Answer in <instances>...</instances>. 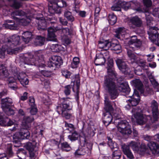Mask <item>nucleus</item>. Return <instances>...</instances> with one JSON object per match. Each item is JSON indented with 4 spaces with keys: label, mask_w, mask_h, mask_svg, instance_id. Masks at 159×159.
Returning a JSON list of instances; mask_svg holds the SVG:
<instances>
[{
    "label": "nucleus",
    "mask_w": 159,
    "mask_h": 159,
    "mask_svg": "<svg viewBox=\"0 0 159 159\" xmlns=\"http://www.w3.org/2000/svg\"><path fill=\"white\" fill-rule=\"evenodd\" d=\"M150 107L152 111L153 116L152 117L153 119V121H157L159 114L158 103L156 101L153 100L151 102Z\"/></svg>",
    "instance_id": "11"
},
{
    "label": "nucleus",
    "mask_w": 159,
    "mask_h": 159,
    "mask_svg": "<svg viewBox=\"0 0 159 159\" xmlns=\"http://www.w3.org/2000/svg\"><path fill=\"white\" fill-rule=\"evenodd\" d=\"M151 81L154 88L156 89L157 91H159V84L154 79L151 80Z\"/></svg>",
    "instance_id": "61"
},
{
    "label": "nucleus",
    "mask_w": 159,
    "mask_h": 159,
    "mask_svg": "<svg viewBox=\"0 0 159 159\" xmlns=\"http://www.w3.org/2000/svg\"><path fill=\"white\" fill-rule=\"evenodd\" d=\"M71 134L68 136V138L71 141H75L78 139L79 134L75 130L70 132Z\"/></svg>",
    "instance_id": "39"
},
{
    "label": "nucleus",
    "mask_w": 159,
    "mask_h": 159,
    "mask_svg": "<svg viewBox=\"0 0 159 159\" xmlns=\"http://www.w3.org/2000/svg\"><path fill=\"white\" fill-rule=\"evenodd\" d=\"M132 82L134 86L139 90L141 93L143 94L144 95L147 96L149 93V92L147 93H146L145 91L143 90V85L139 79H136L133 80Z\"/></svg>",
    "instance_id": "14"
},
{
    "label": "nucleus",
    "mask_w": 159,
    "mask_h": 159,
    "mask_svg": "<svg viewBox=\"0 0 159 159\" xmlns=\"http://www.w3.org/2000/svg\"><path fill=\"white\" fill-rule=\"evenodd\" d=\"M24 63L25 64L29 65L38 66V61H35L34 58H32L30 59L28 57H25L24 59Z\"/></svg>",
    "instance_id": "35"
},
{
    "label": "nucleus",
    "mask_w": 159,
    "mask_h": 159,
    "mask_svg": "<svg viewBox=\"0 0 159 159\" xmlns=\"http://www.w3.org/2000/svg\"><path fill=\"white\" fill-rule=\"evenodd\" d=\"M134 41V44H135V47H132L131 46V47L132 48V50L133 51H135L136 48H139L141 45V42L138 39L136 36V39L135 41Z\"/></svg>",
    "instance_id": "54"
},
{
    "label": "nucleus",
    "mask_w": 159,
    "mask_h": 159,
    "mask_svg": "<svg viewBox=\"0 0 159 159\" xmlns=\"http://www.w3.org/2000/svg\"><path fill=\"white\" fill-rule=\"evenodd\" d=\"M104 109L106 111L110 112L113 110V108L111 104V102L107 99L105 100Z\"/></svg>",
    "instance_id": "37"
},
{
    "label": "nucleus",
    "mask_w": 159,
    "mask_h": 159,
    "mask_svg": "<svg viewBox=\"0 0 159 159\" xmlns=\"http://www.w3.org/2000/svg\"><path fill=\"white\" fill-rule=\"evenodd\" d=\"M103 121L105 125L107 126L111 123L113 119V117L109 111H106L103 113Z\"/></svg>",
    "instance_id": "17"
},
{
    "label": "nucleus",
    "mask_w": 159,
    "mask_h": 159,
    "mask_svg": "<svg viewBox=\"0 0 159 159\" xmlns=\"http://www.w3.org/2000/svg\"><path fill=\"white\" fill-rule=\"evenodd\" d=\"M86 152L85 149L81 147L79 148L75 152L74 155L75 157L83 155L85 154Z\"/></svg>",
    "instance_id": "43"
},
{
    "label": "nucleus",
    "mask_w": 159,
    "mask_h": 159,
    "mask_svg": "<svg viewBox=\"0 0 159 159\" xmlns=\"http://www.w3.org/2000/svg\"><path fill=\"white\" fill-rule=\"evenodd\" d=\"M61 73L62 75L66 78H69L71 75V73L66 70H62Z\"/></svg>",
    "instance_id": "63"
},
{
    "label": "nucleus",
    "mask_w": 159,
    "mask_h": 159,
    "mask_svg": "<svg viewBox=\"0 0 159 159\" xmlns=\"http://www.w3.org/2000/svg\"><path fill=\"white\" fill-rule=\"evenodd\" d=\"M136 39V36L135 35L133 36H132L131 39L129 41L128 44L129 45V48L127 49V50H132V48L131 47V46L132 47H135V44H134V41H135Z\"/></svg>",
    "instance_id": "46"
},
{
    "label": "nucleus",
    "mask_w": 159,
    "mask_h": 159,
    "mask_svg": "<svg viewBox=\"0 0 159 159\" xmlns=\"http://www.w3.org/2000/svg\"><path fill=\"white\" fill-rule=\"evenodd\" d=\"M19 135L21 139H28L30 136V133L27 129H22L19 132Z\"/></svg>",
    "instance_id": "29"
},
{
    "label": "nucleus",
    "mask_w": 159,
    "mask_h": 159,
    "mask_svg": "<svg viewBox=\"0 0 159 159\" xmlns=\"http://www.w3.org/2000/svg\"><path fill=\"white\" fill-rule=\"evenodd\" d=\"M1 102L2 107L4 111L6 110L5 112L6 114L8 115L14 114L13 110L9 108L10 105L12 104V99L9 98H5L2 99Z\"/></svg>",
    "instance_id": "6"
},
{
    "label": "nucleus",
    "mask_w": 159,
    "mask_h": 159,
    "mask_svg": "<svg viewBox=\"0 0 159 159\" xmlns=\"http://www.w3.org/2000/svg\"><path fill=\"white\" fill-rule=\"evenodd\" d=\"M61 148L63 151L68 152L71 149V147L69 144L66 142H64L61 143Z\"/></svg>",
    "instance_id": "34"
},
{
    "label": "nucleus",
    "mask_w": 159,
    "mask_h": 159,
    "mask_svg": "<svg viewBox=\"0 0 159 159\" xmlns=\"http://www.w3.org/2000/svg\"><path fill=\"white\" fill-rule=\"evenodd\" d=\"M36 144V143L35 141H33L32 143L28 142L26 143L25 147L29 152L32 151L34 150Z\"/></svg>",
    "instance_id": "38"
},
{
    "label": "nucleus",
    "mask_w": 159,
    "mask_h": 159,
    "mask_svg": "<svg viewBox=\"0 0 159 159\" xmlns=\"http://www.w3.org/2000/svg\"><path fill=\"white\" fill-rule=\"evenodd\" d=\"M45 40V38L44 37L37 36L34 41V44L36 46H41L44 44Z\"/></svg>",
    "instance_id": "27"
},
{
    "label": "nucleus",
    "mask_w": 159,
    "mask_h": 159,
    "mask_svg": "<svg viewBox=\"0 0 159 159\" xmlns=\"http://www.w3.org/2000/svg\"><path fill=\"white\" fill-rule=\"evenodd\" d=\"M34 120V118L32 116H25L24 117L22 123L25 126H26L28 123H29L32 122Z\"/></svg>",
    "instance_id": "41"
},
{
    "label": "nucleus",
    "mask_w": 159,
    "mask_h": 159,
    "mask_svg": "<svg viewBox=\"0 0 159 159\" xmlns=\"http://www.w3.org/2000/svg\"><path fill=\"white\" fill-rule=\"evenodd\" d=\"M106 57H104L103 54H100L97 55L94 62L96 66L102 65L105 62Z\"/></svg>",
    "instance_id": "21"
},
{
    "label": "nucleus",
    "mask_w": 159,
    "mask_h": 159,
    "mask_svg": "<svg viewBox=\"0 0 159 159\" xmlns=\"http://www.w3.org/2000/svg\"><path fill=\"white\" fill-rule=\"evenodd\" d=\"M110 48L112 50L119 51V52L121 51V47L118 43H115L113 42H110Z\"/></svg>",
    "instance_id": "32"
},
{
    "label": "nucleus",
    "mask_w": 159,
    "mask_h": 159,
    "mask_svg": "<svg viewBox=\"0 0 159 159\" xmlns=\"http://www.w3.org/2000/svg\"><path fill=\"white\" fill-rule=\"evenodd\" d=\"M13 142L16 144L14 145L15 147H17L19 146L20 144V139H21L20 136L19 135V132L17 133L14 134L13 136Z\"/></svg>",
    "instance_id": "33"
},
{
    "label": "nucleus",
    "mask_w": 159,
    "mask_h": 159,
    "mask_svg": "<svg viewBox=\"0 0 159 159\" xmlns=\"http://www.w3.org/2000/svg\"><path fill=\"white\" fill-rule=\"evenodd\" d=\"M0 122L3 125H5L7 122V125L8 126L12 125L13 123V122L10 120L8 118L4 119L3 117V113L0 112Z\"/></svg>",
    "instance_id": "30"
},
{
    "label": "nucleus",
    "mask_w": 159,
    "mask_h": 159,
    "mask_svg": "<svg viewBox=\"0 0 159 159\" xmlns=\"http://www.w3.org/2000/svg\"><path fill=\"white\" fill-rule=\"evenodd\" d=\"M8 75V71L5 66L0 63V76L3 78L7 77Z\"/></svg>",
    "instance_id": "28"
},
{
    "label": "nucleus",
    "mask_w": 159,
    "mask_h": 159,
    "mask_svg": "<svg viewBox=\"0 0 159 159\" xmlns=\"http://www.w3.org/2000/svg\"><path fill=\"white\" fill-rule=\"evenodd\" d=\"M129 123L126 120H122L120 121V122H118V125L117 126V127L118 131L119 132L123 131V128L125 127H127V129H129Z\"/></svg>",
    "instance_id": "26"
},
{
    "label": "nucleus",
    "mask_w": 159,
    "mask_h": 159,
    "mask_svg": "<svg viewBox=\"0 0 159 159\" xmlns=\"http://www.w3.org/2000/svg\"><path fill=\"white\" fill-rule=\"evenodd\" d=\"M124 28L120 27L117 28L116 30V34L115 35V37L118 39L120 38V36H122L124 33Z\"/></svg>",
    "instance_id": "47"
},
{
    "label": "nucleus",
    "mask_w": 159,
    "mask_h": 159,
    "mask_svg": "<svg viewBox=\"0 0 159 159\" xmlns=\"http://www.w3.org/2000/svg\"><path fill=\"white\" fill-rule=\"evenodd\" d=\"M128 145L134 151L137 152L138 150V145L137 143L135 142L131 141Z\"/></svg>",
    "instance_id": "50"
},
{
    "label": "nucleus",
    "mask_w": 159,
    "mask_h": 159,
    "mask_svg": "<svg viewBox=\"0 0 159 159\" xmlns=\"http://www.w3.org/2000/svg\"><path fill=\"white\" fill-rule=\"evenodd\" d=\"M3 27L11 30H16L17 28V25L13 20H8L5 21Z\"/></svg>",
    "instance_id": "16"
},
{
    "label": "nucleus",
    "mask_w": 159,
    "mask_h": 159,
    "mask_svg": "<svg viewBox=\"0 0 159 159\" xmlns=\"http://www.w3.org/2000/svg\"><path fill=\"white\" fill-rule=\"evenodd\" d=\"M148 146L154 155L159 154V145L157 142L150 141L148 143Z\"/></svg>",
    "instance_id": "15"
},
{
    "label": "nucleus",
    "mask_w": 159,
    "mask_h": 159,
    "mask_svg": "<svg viewBox=\"0 0 159 159\" xmlns=\"http://www.w3.org/2000/svg\"><path fill=\"white\" fill-rule=\"evenodd\" d=\"M127 127H125L123 128V132H119L124 134H131L132 133V130L131 128V126L129 124V129H127Z\"/></svg>",
    "instance_id": "53"
},
{
    "label": "nucleus",
    "mask_w": 159,
    "mask_h": 159,
    "mask_svg": "<svg viewBox=\"0 0 159 159\" xmlns=\"http://www.w3.org/2000/svg\"><path fill=\"white\" fill-rule=\"evenodd\" d=\"M108 75L104 77L103 87L106 92L110 96L111 99H116L118 95V89L121 92L128 94L130 91L129 85L127 83H122L118 86L111 76L117 78L116 74L112 67H107Z\"/></svg>",
    "instance_id": "1"
},
{
    "label": "nucleus",
    "mask_w": 159,
    "mask_h": 159,
    "mask_svg": "<svg viewBox=\"0 0 159 159\" xmlns=\"http://www.w3.org/2000/svg\"><path fill=\"white\" fill-rule=\"evenodd\" d=\"M131 8L133 9H136L137 11H139L140 8H138L136 9V8L139 6V3L137 1H131Z\"/></svg>",
    "instance_id": "58"
},
{
    "label": "nucleus",
    "mask_w": 159,
    "mask_h": 159,
    "mask_svg": "<svg viewBox=\"0 0 159 159\" xmlns=\"http://www.w3.org/2000/svg\"><path fill=\"white\" fill-rule=\"evenodd\" d=\"M75 82L76 83V92L75 94V98L77 102V103L78 104L79 103V86L80 85V77L79 75H75Z\"/></svg>",
    "instance_id": "18"
},
{
    "label": "nucleus",
    "mask_w": 159,
    "mask_h": 159,
    "mask_svg": "<svg viewBox=\"0 0 159 159\" xmlns=\"http://www.w3.org/2000/svg\"><path fill=\"white\" fill-rule=\"evenodd\" d=\"M13 68L15 69V70H16L15 67H14ZM15 74L16 75V78H17V80L19 81L20 80V79H25L27 77L26 74L25 73L21 72L19 74L17 71V70H16V71Z\"/></svg>",
    "instance_id": "49"
},
{
    "label": "nucleus",
    "mask_w": 159,
    "mask_h": 159,
    "mask_svg": "<svg viewBox=\"0 0 159 159\" xmlns=\"http://www.w3.org/2000/svg\"><path fill=\"white\" fill-rule=\"evenodd\" d=\"M110 42L107 40L102 39L99 41L98 46L100 48L107 50L110 48Z\"/></svg>",
    "instance_id": "22"
},
{
    "label": "nucleus",
    "mask_w": 159,
    "mask_h": 159,
    "mask_svg": "<svg viewBox=\"0 0 159 159\" xmlns=\"http://www.w3.org/2000/svg\"><path fill=\"white\" fill-rule=\"evenodd\" d=\"M38 23V29L39 30H45L46 29L47 23L45 20H39Z\"/></svg>",
    "instance_id": "31"
},
{
    "label": "nucleus",
    "mask_w": 159,
    "mask_h": 159,
    "mask_svg": "<svg viewBox=\"0 0 159 159\" xmlns=\"http://www.w3.org/2000/svg\"><path fill=\"white\" fill-rule=\"evenodd\" d=\"M80 63L79 58L76 57H74L73 60V62L71 63V67L73 68H77Z\"/></svg>",
    "instance_id": "48"
},
{
    "label": "nucleus",
    "mask_w": 159,
    "mask_h": 159,
    "mask_svg": "<svg viewBox=\"0 0 159 159\" xmlns=\"http://www.w3.org/2000/svg\"><path fill=\"white\" fill-rule=\"evenodd\" d=\"M141 111L140 109L137 108V107L133 108L132 110V112L134 115L136 122L138 124L143 125L148 120H149L150 122L152 123L155 122L152 121L153 120V119L150 116H144L141 113Z\"/></svg>",
    "instance_id": "4"
},
{
    "label": "nucleus",
    "mask_w": 159,
    "mask_h": 159,
    "mask_svg": "<svg viewBox=\"0 0 159 159\" xmlns=\"http://www.w3.org/2000/svg\"><path fill=\"white\" fill-rule=\"evenodd\" d=\"M147 149V147L144 143H142L139 148L138 147V150L137 152L140 154H143Z\"/></svg>",
    "instance_id": "42"
},
{
    "label": "nucleus",
    "mask_w": 159,
    "mask_h": 159,
    "mask_svg": "<svg viewBox=\"0 0 159 159\" xmlns=\"http://www.w3.org/2000/svg\"><path fill=\"white\" fill-rule=\"evenodd\" d=\"M50 3L48 7V11L52 14L60 13L61 8L67 6L66 2L63 0H48Z\"/></svg>",
    "instance_id": "5"
},
{
    "label": "nucleus",
    "mask_w": 159,
    "mask_h": 159,
    "mask_svg": "<svg viewBox=\"0 0 159 159\" xmlns=\"http://www.w3.org/2000/svg\"><path fill=\"white\" fill-rule=\"evenodd\" d=\"M117 21V18L115 15L113 14H109L108 15V21L109 24L111 25L115 24Z\"/></svg>",
    "instance_id": "40"
},
{
    "label": "nucleus",
    "mask_w": 159,
    "mask_h": 159,
    "mask_svg": "<svg viewBox=\"0 0 159 159\" xmlns=\"http://www.w3.org/2000/svg\"><path fill=\"white\" fill-rule=\"evenodd\" d=\"M71 89V86L70 85H67L65 87L64 92L66 95H69L70 94Z\"/></svg>",
    "instance_id": "60"
},
{
    "label": "nucleus",
    "mask_w": 159,
    "mask_h": 159,
    "mask_svg": "<svg viewBox=\"0 0 159 159\" xmlns=\"http://www.w3.org/2000/svg\"><path fill=\"white\" fill-rule=\"evenodd\" d=\"M127 55L132 63H138L139 57L131 50H127Z\"/></svg>",
    "instance_id": "25"
},
{
    "label": "nucleus",
    "mask_w": 159,
    "mask_h": 159,
    "mask_svg": "<svg viewBox=\"0 0 159 159\" xmlns=\"http://www.w3.org/2000/svg\"><path fill=\"white\" fill-rule=\"evenodd\" d=\"M11 4V6L16 9L20 8L21 6V3L17 0H7Z\"/></svg>",
    "instance_id": "36"
},
{
    "label": "nucleus",
    "mask_w": 159,
    "mask_h": 159,
    "mask_svg": "<svg viewBox=\"0 0 159 159\" xmlns=\"http://www.w3.org/2000/svg\"><path fill=\"white\" fill-rule=\"evenodd\" d=\"M108 141V144L111 149L112 150H115V151L112 153V157L113 159H119L121 157V153L119 150H116L117 149L116 148V144L112 142L111 139L109 137H107Z\"/></svg>",
    "instance_id": "7"
},
{
    "label": "nucleus",
    "mask_w": 159,
    "mask_h": 159,
    "mask_svg": "<svg viewBox=\"0 0 159 159\" xmlns=\"http://www.w3.org/2000/svg\"><path fill=\"white\" fill-rule=\"evenodd\" d=\"M116 62L120 70L125 74L129 73V69L126 63L123 60L117 59Z\"/></svg>",
    "instance_id": "10"
},
{
    "label": "nucleus",
    "mask_w": 159,
    "mask_h": 159,
    "mask_svg": "<svg viewBox=\"0 0 159 159\" xmlns=\"http://www.w3.org/2000/svg\"><path fill=\"white\" fill-rule=\"evenodd\" d=\"M158 30H159V29L156 27L151 26L149 27L148 33L149 35V38L150 40H154L153 37L159 34L158 32Z\"/></svg>",
    "instance_id": "20"
},
{
    "label": "nucleus",
    "mask_w": 159,
    "mask_h": 159,
    "mask_svg": "<svg viewBox=\"0 0 159 159\" xmlns=\"http://www.w3.org/2000/svg\"><path fill=\"white\" fill-rule=\"evenodd\" d=\"M6 52V47L2 45V48H0V58H3L5 57V52Z\"/></svg>",
    "instance_id": "59"
},
{
    "label": "nucleus",
    "mask_w": 159,
    "mask_h": 159,
    "mask_svg": "<svg viewBox=\"0 0 159 159\" xmlns=\"http://www.w3.org/2000/svg\"><path fill=\"white\" fill-rule=\"evenodd\" d=\"M48 34L47 40L50 41H56L57 40L55 34V30L52 27H50L48 30Z\"/></svg>",
    "instance_id": "19"
},
{
    "label": "nucleus",
    "mask_w": 159,
    "mask_h": 159,
    "mask_svg": "<svg viewBox=\"0 0 159 159\" xmlns=\"http://www.w3.org/2000/svg\"><path fill=\"white\" fill-rule=\"evenodd\" d=\"M64 16L67 20L70 22H73L74 20V18L70 12L66 11L64 12Z\"/></svg>",
    "instance_id": "45"
},
{
    "label": "nucleus",
    "mask_w": 159,
    "mask_h": 159,
    "mask_svg": "<svg viewBox=\"0 0 159 159\" xmlns=\"http://www.w3.org/2000/svg\"><path fill=\"white\" fill-rule=\"evenodd\" d=\"M129 22L130 25H132L133 28L140 27L142 26L143 24L142 20L137 16H135L130 18L129 20Z\"/></svg>",
    "instance_id": "13"
},
{
    "label": "nucleus",
    "mask_w": 159,
    "mask_h": 159,
    "mask_svg": "<svg viewBox=\"0 0 159 159\" xmlns=\"http://www.w3.org/2000/svg\"><path fill=\"white\" fill-rule=\"evenodd\" d=\"M11 45V44L10 45H9L7 46V42L4 45L6 47V51L7 50V53L8 54H12L14 52V50L13 48V47H12Z\"/></svg>",
    "instance_id": "52"
},
{
    "label": "nucleus",
    "mask_w": 159,
    "mask_h": 159,
    "mask_svg": "<svg viewBox=\"0 0 159 159\" xmlns=\"http://www.w3.org/2000/svg\"><path fill=\"white\" fill-rule=\"evenodd\" d=\"M124 154L126 155L127 157L130 159L134 158V156L129 149V147L128 145L124 144L122 147Z\"/></svg>",
    "instance_id": "23"
},
{
    "label": "nucleus",
    "mask_w": 159,
    "mask_h": 159,
    "mask_svg": "<svg viewBox=\"0 0 159 159\" xmlns=\"http://www.w3.org/2000/svg\"><path fill=\"white\" fill-rule=\"evenodd\" d=\"M63 63L61 57L59 56H52L49 59L48 62V65L49 67H58Z\"/></svg>",
    "instance_id": "8"
},
{
    "label": "nucleus",
    "mask_w": 159,
    "mask_h": 159,
    "mask_svg": "<svg viewBox=\"0 0 159 159\" xmlns=\"http://www.w3.org/2000/svg\"><path fill=\"white\" fill-rule=\"evenodd\" d=\"M119 3H121L120 6L122 8H124L125 10H127L129 7H131V2H126L124 1H119Z\"/></svg>",
    "instance_id": "44"
},
{
    "label": "nucleus",
    "mask_w": 159,
    "mask_h": 159,
    "mask_svg": "<svg viewBox=\"0 0 159 159\" xmlns=\"http://www.w3.org/2000/svg\"><path fill=\"white\" fill-rule=\"evenodd\" d=\"M65 126L67 128V129L70 132H72L75 130V128L73 125L68 124L66 122H65Z\"/></svg>",
    "instance_id": "57"
},
{
    "label": "nucleus",
    "mask_w": 159,
    "mask_h": 159,
    "mask_svg": "<svg viewBox=\"0 0 159 159\" xmlns=\"http://www.w3.org/2000/svg\"><path fill=\"white\" fill-rule=\"evenodd\" d=\"M6 152L9 157H11L13 156V153L12 151V146L11 144L8 145Z\"/></svg>",
    "instance_id": "51"
},
{
    "label": "nucleus",
    "mask_w": 159,
    "mask_h": 159,
    "mask_svg": "<svg viewBox=\"0 0 159 159\" xmlns=\"http://www.w3.org/2000/svg\"><path fill=\"white\" fill-rule=\"evenodd\" d=\"M26 13L21 10H15L11 14L12 18L21 25L25 26L31 21L30 17L26 16Z\"/></svg>",
    "instance_id": "2"
},
{
    "label": "nucleus",
    "mask_w": 159,
    "mask_h": 159,
    "mask_svg": "<svg viewBox=\"0 0 159 159\" xmlns=\"http://www.w3.org/2000/svg\"><path fill=\"white\" fill-rule=\"evenodd\" d=\"M154 40H151V41L154 43L156 45L159 46V34L157 35H155L153 37Z\"/></svg>",
    "instance_id": "62"
},
{
    "label": "nucleus",
    "mask_w": 159,
    "mask_h": 159,
    "mask_svg": "<svg viewBox=\"0 0 159 159\" xmlns=\"http://www.w3.org/2000/svg\"><path fill=\"white\" fill-rule=\"evenodd\" d=\"M60 45L56 44H52L51 46V48L53 52H57L59 50Z\"/></svg>",
    "instance_id": "64"
},
{
    "label": "nucleus",
    "mask_w": 159,
    "mask_h": 159,
    "mask_svg": "<svg viewBox=\"0 0 159 159\" xmlns=\"http://www.w3.org/2000/svg\"><path fill=\"white\" fill-rule=\"evenodd\" d=\"M130 99L126 101L128 104L125 106L127 110H129L130 105L135 106L139 103L140 101V97L138 94H134L132 96L130 97Z\"/></svg>",
    "instance_id": "9"
},
{
    "label": "nucleus",
    "mask_w": 159,
    "mask_h": 159,
    "mask_svg": "<svg viewBox=\"0 0 159 159\" xmlns=\"http://www.w3.org/2000/svg\"><path fill=\"white\" fill-rule=\"evenodd\" d=\"M106 56L108 55V56L106 57V59H108V67H112L113 65V60L111 58H110L108 55V52H106L105 53Z\"/></svg>",
    "instance_id": "56"
},
{
    "label": "nucleus",
    "mask_w": 159,
    "mask_h": 159,
    "mask_svg": "<svg viewBox=\"0 0 159 159\" xmlns=\"http://www.w3.org/2000/svg\"><path fill=\"white\" fill-rule=\"evenodd\" d=\"M20 37L16 34H14L7 38V46L11 44V47H14L20 44Z\"/></svg>",
    "instance_id": "12"
},
{
    "label": "nucleus",
    "mask_w": 159,
    "mask_h": 159,
    "mask_svg": "<svg viewBox=\"0 0 159 159\" xmlns=\"http://www.w3.org/2000/svg\"><path fill=\"white\" fill-rule=\"evenodd\" d=\"M119 1L117 3L116 5H114L111 7V9L113 11H120L122 6H120L121 3H119Z\"/></svg>",
    "instance_id": "55"
},
{
    "label": "nucleus",
    "mask_w": 159,
    "mask_h": 159,
    "mask_svg": "<svg viewBox=\"0 0 159 159\" xmlns=\"http://www.w3.org/2000/svg\"><path fill=\"white\" fill-rule=\"evenodd\" d=\"M33 36L31 32L26 31L22 34V38L23 41L27 43L33 38Z\"/></svg>",
    "instance_id": "24"
},
{
    "label": "nucleus",
    "mask_w": 159,
    "mask_h": 159,
    "mask_svg": "<svg viewBox=\"0 0 159 159\" xmlns=\"http://www.w3.org/2000/svg\"><path fill=\"white\" fill-rule=\"evenodd\" d=\"M70 99L69 97L63 98H60V101L61 104L57 107V111L60 114H61L63 117L66 119H69L71 116L70 114L67 112L69 108V101L67 100Z\"/></svg>",
    "instance_id": "3"
}]
</instances>
